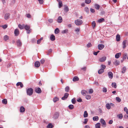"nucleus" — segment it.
<instances>
[{"mask_svg": "<svg viewBox=\"0 0 128 128\" xmlns=\"http://www.w3.org/2000/svg\"><path fill=\"white\" fill-rule=\"evenodd\" d=\"M39 2V3L40 4H42L43 2V0H38Z\"/></svg>", "mask_w": 128, "mask_h": 128, "instance_id": "e2e57ef3", "label": "nucleus"}, {"mask_svg": "<svg viewBox=\"0 0 128 128\" xmlns=\"http://www.w3.org/2000/svg\"><path fill=\"white\" fill-rule=\"evenodd\" d=\"M47 127L48 128H52V125L51 123H50L48 125Z\"/></svg>", "mask_w": 128, "mask_h": 128, "instance_id": "ea45409f", "label": "nucleus"}, {"mask_svg": "<svg viewBox=\"0 0 128 128\" xmlns=\"http://www.w3.org/2000/svg\"><path fill=\"white\" fill-rule=\"evenodd\" d=\"M90 10V11L94 13L95 12V10L94 9H93L92 8H91Z\"/></svg>", "mask_w": 128, "mask_h": 128, "instance_id": "0e129e2a", "label": "nucleus"}, {"mask_svg": "<svg viewBox=\"0 0 128 128\" xmlns=\"http://www.w3.org/2000/svg\"><path fill=\"white\" fill-rule=\"evenodd\" d=\"M24 28L26 30H29L30 29V26L27 25H25Z\"/></svg>", "mask_w": 128, "mask_h": 128, "instance_id": "a878e982", "label": "nucleus"}, {"mask_svg": "<svg viewBox=\"0 0 128 128\" xmlns=\"http://www.w3.org/2000/svg\"><path fill=\"white\" fill-rule=\"evenodd\" d=\"M69 94L67 93H66L65 94L64 96L62 98V99L63 100H65L68 96Z\"/></svg>", "mask_w": 128, "mask_h": 128, "instance_id": "39448f33", "label": "nucleus"}, {"mask_svg": "<svg viewBox=\"0 0 128 128\" xmlns=\"http://www.w3.org/2000/svg\"><path fill=\"white\" fill-rule=\"evenodd\" d=\"M108 74L109 78H110L112 79L113 78V74L112 72H108Z\"/></svg>", "mask_w": 128, "mask_h": 128, "instance_id": "9d476101", "label": "nucleus"}, {"mask_svg": "<svg viewBox=\"0 0 128 128\" xmlns=\"http://www.w3.org/2000/svg\"><path fill=\"white\" fill-rule=\"evenodd\" d=\"M57 1L58 2L59 8H61L63 6L62 2L60 0H57Z\"/></svg>", "mask_w": 128, "mask_h": 128, "instance_id": "f8f14e48", "label": "nucleus"}, {"mask_svg": "<svg viewBox=\"0 0 128 128\" xmlns=\"http://www.w3.org/2000/svg\"><path fill=\"white\" fill-rule=\"evenodd\" d=\"M111 106L114 107V105L112 103H111L110 104L107 103L106 105V107L109 110Z\"/></svg>", "mask_w": 128, "mask_h": 128, "instance_id": "7ed1b4c3", "label": "nucleus"}, {"mask_svg": "<svg viewBox=\"0 0 128 128\" xmlns=\"http://www.w3.org/2000/svg\"><path fill=\"white\" fill-rule=\"evenodd\" d=\"M82 94L83 96H86L88 92L86 90H83L81 91Z\"/></svg>", "mask_w": 128, "mask_h": 128, "instance_id": "ddd939ff", "label": "nucleus"}, {"mask_svg": "<svg viewBox=\"0 0 128 128\" xmlns=\"http://www.w3.org/2000/svg\"><path fill=\"white\" fill-rule=\"evenodd\" d=\"M92 46V45L91 43L90 42L88 43L87 45V47L88 48H89Z\"/></svg>", "mask_w": 128, "mask_h": 128, "instance_id": "6e6d98bb", "label": "nucleus"}, {"mask_svg": "<svg viewBox=\"0 0 128 128\" xmlns=\"http://www.w3.org/2000/svg\"><path fill=\"white\" fill-rule=\"evenodd\" d=\"M24 26L25 25L24 24L21 25L20 24H19L18 25V27L21 30L24 29Z\"/></svg>", "mask_w": 128, "mask_h": 128, "instance_id": "a211bd4d", "label": "nucleus"}, {"mask_svg": "<svg viewBox=\"0 0 128 128\" xmlns=\"http://www.w3.org/2000/svg\"><path fill=\"white\" fill-rule=\"evenodd\" d=\"M59 116V113L58 112H56L54 116V117L55 119L57 118Z\"/></svg>", "mask_w": 128, "mask_h": 128, "instance_id": "f3484780", "label": "nucleus"}, {"mask_svg": "<svg viewBox=\"0 0 128 128\" xmlns=\"http://www.w3.org/2000/svg\"><path fill=\"white\" fill-rule=\"evenodd\" d=\"M80 28H76L75 30V31L76 32L77 34H78V32L80 31Z\"/></svg>", "mask_w": 128, "mask_h": 128, "instance_id": "49530a36", "label": "nucleus"}, {"mask_svg": "<svg viewBox=\"0 0 128 128\" xmlns=\"http://www.w3.org/2000/svg\"><path fill=\"white\" fill-rule=\"evenodd\" d=\"M44 60L43 59H41L40 60V62L42 64H43L44 62Z\"/></svg>", "mask_w": 128, "mask_h": 128, "instance_id": "774afa93", "label": "nucleus"}, {"mask_svg": "<svg viewBox=\"0 0 128 128\" xmlns=\"http://www.w3.org/2000/svg\"><path fill=\"white\" fill-rule=\"evenodd\" d=\"M60 32V30L59 29L57 28L54 31L55 33L56 34H58Z\"/></svg>", "mask_w": 128, "mask_h": 128, "instance_id": "c756f323", "label": "nucleus"}, {"mask_svg": "<svg viewBox=\"0 0 128 128\" xmlns=\"http://www.w3.org/2000/svg\"><path fill=\"white\" fill-rule=\"evenodd\" d=\"M102 91L103 92H107V89L106 88H103Z\"/></svg>", "mask_w": 128, "mask_h": 128, "instance_id": "bf43d9fd", "label": "nucleus"}, {"mask_svg": "<svg viewBox=\"0 0 128 128\" xmlns=\"http://www.w3.org/2000/svg\"><path fill=\"white\" fill-rule=\"evenodd\" d=\"M96 23L95 21H93L92 22V26L94 28L96 26Z\"/></svg>", "mask_w": 128, "mask_h": 128, "instance_id": "3c124183", "label": "nucleus"}, {"mask_svg": "<svg viewBox=\"0 0 128 128\" xmlns=\"http://www.w3.org/2000/svg\"><path fill=\"white\" fill-rule=\"evenodd\" d=\"M64 10L66 12H68V11L69 10V9L68 8L67 6H66L64 8Z\"/></svg>", "mask_w": 128, "mask_h": 128, "instance_id": "09e8293b", "label": "nucleus"}, {"mask_svg": "<svg viewBox=\"0 0 128 128\" xmlns=\"http://www.w3.org/2000/svg\"><path fill=\"white\" fill-rule=\"evenodd\" d=\"M118 117L120 119H122V114H120L118 115Z\"/></svg>", "mask_w": 128, "mask_h": 128, "instance_id": "37998d69", "label": "nucleus"}, {"mask_svg": "<svg viewBox=\"0 0 128 128\" xmlns=\"http://www.w3.org/2000/svg\"><path fill=\"white\" fill-rule=\"evenodd\" d=\"M98 119V117L97 116H94L93 118V119L94 121H97Z\"/></svg>", "mask_w": 128, "mask_h": 128, "instance_id": "cd10ccee", "label": "nucleus"}, {"mask_svg": "<svg viewBox=\"0 0 128 128\" xmlns=\"http://www.w3.org/2000/svg\"><path fill=\"white\" fill-rule=\"evenodd\" d=\"M126 70V68L124 66L122 68V73H124L125 72Z\"/></svg>", "mask_w": 128, "mask_h": 128, "instance_id": "58836bf2", "label": "nucleus"}, {"mask_svg": "<svg viewBox=\"0 0 128 128\" xmlns=\"http://www.w3.org/2000/svg\"><path fill=\"white\" fill-rule=\"evenodd\" d=\"M104 21V19L103 18H101L98 20V22L99 23H101Z\"/></svg>", "mask_w": 128, "mask_h": 128, "instance_id": "c85d7f7f", "label": "nucleus"}, {"mask_svg": "<svg viewBox=\"0 0 128 128\" xmlns=\"http://www.w3.org/2000/svg\"><path fill=\"white\" fill-rule=\"evenodd\" d=\"M35 91L36 92L38 93H40L41 92V90L39 88H36Z\"/></svg>", "mask_w": 128, "mask_h": 128, "instance_id": "1a4fd4ad", "label": "nucleus"}, {"mask_svg": "<svg viewBox=\"0 0 128 128\" xmlns=\"http://www.w3.org/2000/svg\"><path fill=\"white\" fill-rule=\"evenodd\" d=\"M62 21V18L61 16H59L58 20V23H61Z\"/></svg>", "mask_w": 128, "mask_h": 128, "instance_id": "6ab92c4d", "label": "nucleus"}, {"mask_svg": "<svg viewBox=\"0 0 128 128\" xmlns=\"http://www.w3.org/2000/svg\"><path fill=\"white\" fill-rule=\"evenodd\" d=\"M88 114L86 111H85L84 112V118H86L88 117Z\"/></svg>", "mask_w": 128, "mask_h": 128, "instance_id": "7c9ffc66", "label": "nucleus"}, {"mask_svg": "<svg viewBox=\"0 0 128 128\" xmlns=\"http://www.w3.org/2000/svg\"><path fill=\"white\" fill-rule=\"evenodd\" d=\"M126 40H124L122 42V44L123 45V48H124L126 47Z\"/></svg>", "mask_w": 128, "mask_h": 128, "instance_id": "2eb2a0df", "label": "nucleus"}, {"mask_svg": "<svg viewBox=\"0 0 128 128\" xmlns=\"http://www.w3.org/2000/svg\"><path fill=\"white\" fill-rule=\"evenodd\" d=\"M91 0H86L85 2L87 4H89L90 3Z\"/></svg>", "mask_w": 128, "mask_h": 128, "instance_id": "603ef678", "label": "nucleus"}, {"mask_svg": "<svg viewBox=\"0 0 128 128\" xmlns=\"http://www.w3.org/2000/svg\"><path fill=\"white\" fill-rule=\"evenodd\" d=\"M104 47V45L103 44H99L98 45V49L100 50H102Z\"/></svg>", "mask_w": 128, "mask_h": 128, "instance_id": "423d86ee", "label": "nucleus"}, {"mask_svg": "<svg viewBox=\"0 0 128 128\" xmlns=\"http://www.w3.org/2000/svg\"><path fill=\"white\" fill-rule=\"evenodd\" d=\"M26 15L27 17L28 18H30L31 17V15L30 14H27Z\"/></svg>", "mask_w": 128, "mask_h": 128, "instance_id": "338daca9", "label": "nucleus"}, {"mask_svg": "<svg viewBox=\"0 0 128 128\" xmlns=\"http://www.w3.org/2000/svg\"><path fill=\"white\" fill-rule=\"evenodd\" d=\"M84 11L87 13H88L89 12V9L87 7H86L84 8Z\"/></svg>", "mask_w": 128, "mask_h": 128, "instance_id": "f704fd0d", "label": "nucleus"}, {"mask_svg": "<svg viewBox=\"0 0 128 128\" xmlns=\"http://www.w3.org/2000/svg\"><path fill=\"white\" fill-rule=\"evenodd\" d=\"M79 80L78 78V76H75L73 77L72 80L73 81L75 82L76 81H78Z\"/></svg>", "mask_w": 128, "mask_h": 128, "instance_id": "dca6fc26", "label": "nucleus"}, {"mask_svg": "<svg viewBox=\"0 0 128 128\" xmlns=\"http://www.w3.org/2000/svg\"><path fill=\"white\" fill-rule=\"evenodd\" d=\"M48 21L50 23H52L53 22V20L52 19H49L48 20Z\"/></svg>", "mask_w": 128, "mask_h": 128, "instance_id": "13d9d810", "label": "nucleus"}, {"mask_svg": "<svg viewBox=\"0 0 128 128\" xmlns=\"http://www.w3.org/2000/svg\"><path fill=\"white\" fill-rule=\"evenodd\" d=\"M50 38L52 41L54 40L55 39V36L53 34L50 37Z\"/></svg>", "mask_w": 128, "mask_h": 128, "instance_id": "4be33fe9", "label": "nucleus"}, {"mask_svg": "<svg viewBox=\"0 0 128 128\" xmlns=\"http://www.w3.org/2000/svg\"><path fill=\"white\" fill-rule=\"evenodd\" d=\"M74 23L76 25L79 26L82 24L83 23V22L81 20L78 19L75 20Z\"/></svg>", "mask_w": 128, "mask_h": 128, "instance_id": "f257e3e1", "label": "nucleus"}, {"mask_svg": "<svg viewBox=\"0 0 128 128\" xmlns=\"http://www.w3.org/2000/svg\"><path fill=\"white\" fill-rule=\"evenodd\" d=\"M101 67H102V69H103L104 70L106 68V66L104 65H101Z\"/></svg>", "mask_w": 128, "mask_h": 128, "instance_id": "69168bd1", "label": "nucleus"}, {"mask_svg": "<svg viewBox=\"0 0 128 128\" xmlns=\"http://www.w3.org/2000/svg\"><path fill=\"white\" fill-rule=\"evenodd\" d=\"M106 57L103 56L100 58L99 59V61L101 62H104L106 60Z\"/></svg>", "mask_w": 128, "mask_h": 128, "instance_id": "6e6552de", "label": "nucleus"}, {"mask_svg": "<svg viewBox=\"0 0 128 128\" xmlns=\"http://www.w3.org/2000/svg\"><path fill=\"white\" fill-rule=\"evenodd\" d=\"M121 55V53L120 52L116 54L115 55V57L116 58H118L120 57V56Z\"/></svg>", "mask_w": 128, "mask_h": 128, "instance_id": "b1692460", "label": "nucleus"}, {"mask_svg": "<svg viewBox=\"0 0 128 128\" xmlns=\"http://www.w3.org/2000/svg\"><path fill=\"white\" fill-rule=\"evenodd\" d=\"M2 27L4 29H5L6 28L8 27V26L7 24H5L4 25L2 26Z\"/></svg>", "mask_w": 128, "mask_h": 128, "instance_id": "8fccbe9b", "label": "nucleus"}, {"mask_svg": "<svg viewBox=\"0 0 128 128\" xmlns=\"http://www.w3.org/2000/svg\"><path fill=\"white\" fill-rule=\"evenodd\" d=\"M88 119H86V118L84 120V121L83 122V123L84 124H86L87 123V122L88 121Z\"/></svg>", "mask_w": 128, "mask_h": 128, "instance_id": "052dcab7", "label": "nucleus"}, {"mask_svg": "<svg viewBox=\"0 0 128 128\" xmlns=\"http://www.w3.org/2000/svg\"><path fill=\"white\" fill-rule=\"evenodd\" d=\"M127 56V54L126 53H125L123 56V58L124 59H125L126 58V57Z\"/></svg>", "mask_w": 128, "mask_h": 128, "instance_id": "79ce46f5", "label": "nucleus"}, {"mask_svg": "<svg viewBox=\"0 0 128 128\" xmlns=\"http://www.w3.org/2000/svg\"><path fill=\"white\" fill-rule=\"evenodd\" d=\"M17 45L19 47H20L21 46L22 44L20 40H18L17 42Z\"/></svg>", "mask_w": 128, "mask_h": 128, "instance_id": "4468645a", "label": "nucleus"}, {"mask_svg": "<svg viewBox=\"0 0 128 128\" xmlns=\"http://www.w3.org/2000/svg\"><path fill=\"white\" fill-rule=\"evenodd\" d=\"M40 65V63L38 61H36L34 63L35 66L36 68L39 67Z\"/></svg>", "mask_w": 128, "mask_h": 128, "instance_id": "0eeeda50", "label": "nucleus"}, {"mask_svg": "<svg viewBox=\"0 0 128 128\" xmlns=\"http://www.w3.org/2000/svg\"><path fill=\"white\" fill-rule=\"evenodd\" d=\"M68 31V30L66 29L62 31V33L63 34L66 33Z\"/></svg>", "mask_w": 128, "mask_h": 128, "instance_id": "5fc2aeb1", "label": "nucleus"}, {"mask_svg": "<svg viewBox=\"0 0 128 128\" xmlns=\"http://www.w3.org/2000/svg\"><path fill=\"white\" fill-rule=\"evenodd\" d=\"M120 62L119 61L116 60L114 63V64L116 66H118Z\"/></svg>", "mask_w": 128, "mask_h": 128, "instance_id": "2f4dec72", "label": "nucleus"}, {"mask_svg": "<svg viewBox=\"0 0 128 128\" xmlns=\"http://www.w3.org/2000/svg\"><path fill=\"white\" fill-rule=\"evenodd\" d=\"M116 40L118 42L120 40V36L119 34H118L116 36Z\"/></svg>", "mask_w": 128, "mask_h": 128, "instance_id": "412c9836", "label": "nucleus"}, {"mask_svg": "<svg viewBox=\"0 0 128 128\" xmlns=\"http://www.w3.org/2000/svg\"><path fill=\"white\" fill-rule=\"evenodd\" d=\"M33 90L31 88H29L26 90V92L27 95L30 96L32 95L33 93Z\"/></svg>", "mask_w": 128, "mask_h": 128, "instance_id": "f03ea898", "label": "nucleus"}, {"mask_svg": "<svg viewBox=\"0 0 128 128\" xmlns=\"http://www.w3.org/2000/svg\"><path fill=\"white\" fill-rule=\"evenodd\" d=\"M95 7L97 10H99L100 7V6L97 4H96L95 5Z\"/></svg>", "mask_w": 128, "mask_h": 128, "instance_id": "e433bc0d", "label": "nucleus"}, {"mask_svg": "<svg viewBox=\"0 0 128 128\" xmlns=\"http://www.w3.org/2000/svg\"><path fill=\"white\" fill-rule=\"evenodd\" d=\"M52 50L51 49H50L48 51V53L47 54V55L50 54V53L52 52Z\"/></svg>", "mask_w": 128, "mask_h": 128, "instance_id": "680f3d73", "label": "nucleus"}, {"mask_svg": "<svg viewBox=\"0 0 128 128\" xmlns=\"http://www.w3.org/2000/svg\"><path fill=\"white\" fill-rule=\"evenodd\" d=\"M104 72V70L103 69H100L98 71V73L99 74H101Z\"/></svg>", "mask_w": 128, "mask_h": 128, "instance_id": "72a5a7b5", "label": "nucleus"}, {"mask_svg": "<svg viewBox=\"0 0 128 128\" xmlns=\"http://www.w3.org/2000/svg\"><path fill=\"white\" fill-rule=\"evenodd\" d=\"M94 92L93 90L92 89H90L89 90V93L91 94L93 93Z\"/></svg>", "mask_w": 128, "mask_h": 128, "instance_id": "864d4df0", "label": "nucleus"}, {"mask_svg": "<svg viewBox=\"0 0 128 128\" xmlns=\"http://www.w3.org/2000/svg\"><path fill=\"white\" fill-rule=\"evenodd\" d=\"M101 123L102 124V126L104 127H106V124L105 120L102 118H101L100 120Z\"/></svg>", "mask_w": 128, "mask_h": 128, "instance_id": "20e7f679", "label": "nucleus"}, {"mask_svg": "<svg viewBox=\"0 0 128 128\" xmlns=\"http://www.w3.org/2000/svg\"><path fill=\"white\" fill-rule=\"evenodd\" d=\"M8 37L7 35H5L4 38V40H5L6 41L7 40H8Z\"/></svg>", "mask_w": 128, "mask_h": 128, "instance_id": "c03bdc74", "label": "nucleus"}, {"mask_svg": "<svg viewBox=\"0 0 128 128\" xmlns=\"http://www.w3.org/2000/svg\"><path fill=\"white\" fill-rule=\"evenodd\" d=\"M112 87L116 88L117 87L116 83L115 82L112 83Z\"/></svg>", "mask_w": 128, "mask_h": 128, "instance_id": "c9c22d12", "label": "nucleus"}, {"mask_svg": "<svg viewBox=\"0 0 128 128\" xmlns=\"http://www.w3.org/2000/svg\"><path fill=\"white\" fill-rule=\"evenodd\" d=\"M20 112H23L25 111V109L24 107L22 106L20 108Z\"/></svg>", "mask_w": 128, "mask_h": 128, "instance_id": "5701e85b", "label": "nucleus"}, {"mask_svg": "<svg viewBox=\"0 0 128 128\" xmlns=\"http://www.w3.org/2000/svg\"><path fill=\"white\" fill-rule=\"evenodd\" d=\"M2 102L5 104H7V100L6 99H3L2 100Z\"/></svg>", "mask_w": 128, "mask_h": 128, "instance_id": "393cba45", "label": "nucleus"}, {"mask_svg": "<svg viewBox=\"0 0 128 128\" xmlns=\"http://www.w3.org/2000/svg\"><path fill=\"white\" fill-rule=\"evenodd\" d=\"M10 14L9 13L6 14L4 16V18L6 20H7L9 18Z\"/></svg>", "mask_w": 128, "mask_h": 128, "instance_id": "aec40b11", "label": "nucleus"}, {"mask_svg": "<svg viewBox=\"0 0 128 128\" xmlns=\"http://www.w3.org/2000/svg\"><path fill=\"white\" fill-rule=\"evenodd\" d=\"M100 124L99 123H97L95 125L96 128H100Z\"/></svg>", "mask_w": 128, "mask_h": 128, "instance_id": "bb28decb", "label": "nucleus"}, {"mask_svg": "<svg viewBox=\"0 0 128 128\" xmlns=\"http://www.w3.org/2000/svg\"><path fill=\"white\" fill-rule=\"evenodd\" d=\"M116 100L118 102H120L121 101V99L118 97H116Z\"/></svg>", "mask_w": 128, "mask_h": 128, "instance_id": "de8ad7c7", "label": "nucleus"}, {"mask_svg": "<svg viewBox=\"0 0 128 128\" xmlns=\"http://www.w3.org/2000/svg\"><path fill=\"white\" fill-rule=\"evenodd\" d=\"M69 88L68 86H66L65 88V91L66 92H69Z\"/></svg>", "mask_w": 128, "mask_h": 128, "instance_id": "a19ab883", "label": "nucleus"}, {"mask_svg": "<svg viewBox=\"0 0 128 128\" xmlns=\"http://www.w3.org/2000/svg\"><path fill=\"white\" fill-rule=\"evenodd\" d=\"M19 31L18 29H16L14 31V34L16 36H18L19 34Z\"/></svg>", "mask_w": 128, "mask_h": 128, "instance_id": "9b49d317", "label": "nucleus"}, {"mask_svg": "<svg viewBox=\"0 0 128 128\" xmlns=\"http://www.w3.org/2000/svg\"><path fill=\"white\" fill-rule=\"evenodd\" d=\"M86 98L87 100H89L91 98V96L90 95H87L86 96Z\"/></svg>", "mask_w": 128, "mask_h": 128, "instance_id": "a18cd8bd", "label": "nucleus"}, {"mask_svg": "<svg viewBox=\"0 0 128 128\" xmlns=\"http://www.w3.org/2000/svg\"><path fill=\"white\" fill-rule=\"evenodd\" d=\"M72 102L73 104H75L76 102V100L75 98H73L72 100Z\"/></svg>", "mask_w": 128, "mask_h": 128, "instance_id": "4d7b16f0", "label": "nucleus"}, {"mask_svg": "<svg viewBox=\"0 0 128 128\" xmlns=\"http://www.w3.org/2000/svg\"><path fill=\"white\" fill-rule=\"evenodd\" d=\"M68 108L69 109L71 110L72 109L74 108V106L73 105L70 104L68 106Z\"/></svg>", "mask_w": 128, "mask_h": 128, "instance_id": "4c0bfd02", "label": "nucleus"}, {"mask_svg": "<svg viewBox=\"0 0 128 128\" xmlns=\"http://www.w3.org/2000/svg\"><path fill=\"white\" fill-rule=\"evenodd\" d=\"M59 99L57 97H56L54 98L53 100L54 102H56V101H58Z\"/></svg>", "mask_w": 128, "mask_h": 128, "instance_id": "473e14b6", "label": "nucleus"}]
</instances>
